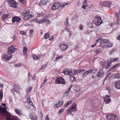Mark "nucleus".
Wrapping results in <instances>:
<instances>
[{
  "label": "nucleus",
  "mask_w": 120,
  "mask_h": 120,
  "mask_svg": "<svg viewBox=\"0 0 120 120\" xmlns=\"http://www.w3.org/2000/svg\"><path fill=\"white\" fill-rule=\"evenodd\" d=\"M99 45V46L100 47L102 45H105L106 44L108 47H111L112 46V44L111 43L108 42V41L105 39L101 40V42H100Z\"/></svg>",
  "instance_id": "1"
},
{
  "label": "nucleus",
  "mask_w": 120,
  "mask_h": 120,
  "mask_svg": "<svg viewBox=\"0 0 120 120\" xmlns=\"http://www.w3.org/2000/svg\"><path fill=\"white\" fill-rule=\"evenodd\" d=\"M9 6L15 8L18 7V4L15 0H8Z\"/></svg>",
  "instance_id": "2"
},
{
  "label": "nucleus",
  "mask_w": 120,
  "mask_h": 120,
  "mask_svg": "<svg viewBox=\"0 0 120 120\" xmlns=\"http://www.w3.org/2000/svg\"><path fill=\"white\" fill-rule=\"evenodd\" d=\"M111 4V3L108 1H103L101 3V5L103 8L106 7L109 8L110 7Z\"/></svg>",
  "instance_id": "3"
},
{
  "label": "nucleus",
  "mask_w": 120,
  "mask_h": 120,
  "mask_svg": "<svg viewBox=\"0 0 120 120\" xmlns=\"http://www.w3.org/2000/svg\"><path fill=\"white\" fill-rule=\"evenodd\" d=\"M106 118L108 120H117L118 119L117 116L112 114L108 115Z\"/></svg>",
  "instance_id": "4"
},
{
  "label": "nucleus",
  "mask_w": 120,
  "mask_h": 120,
  "mask_svg": "<svg viewBox=\"0 0 120 120\" xmlns=\"http://www.w3.org/2000/svg\"><path fill=\"white\" fill-rule=\"evenodd\" d=\"M76 107L77 105L75 103H74L71 108L69 109L68 111V112L70 113L76 111L77 110V108Z\"/></svg>",
  "instance_id": "5"
},
{
  "label": "nucleus",
  "mask_w": 120,
  "mask_h": 120,
  "mask_svg": "<svg viewBox=\"0 0 120 120\" xmlns=\"http://www.w3.org/2000/svg\"><path fill=\"white\" fill-rule=\"evenodd\" d=\"M113 10L114 11L115 14L116 15L117 18L120 16V7H114Z\"/></svg>",
  "instance_id": "6"
},
{
  "label": "nucleus",
  "mask_w": 120,
  "mask_h": 120,
  "mask_svg": "<svg viewBox=\"0 0 120 120\" xmlns=\"http://www.w3.org/2000/svg\"><path fill=\"white\" fill-rule=\"evenodd\" d=\"M17 50V49L15 48L14 46L13 45L8 48V52L9 53L11 54L12 53H14Z\"/></svg>",
  "instance_id": "7"
},
{
  "label": "nucleus",
  "mask_w": 120,
  "mask_h": 120,
  "mask_svg": "<svg viewBox=\"0 0 120 120\" xmlns=\"http://www.w3.org/2000/svg\"><path fill=\"white\" fill-rule=\"evenodd\" d=\"M65 82L64 79L61 77L57 78L56 81V83L57 84H65Z\"/></svg>",
  "instance_id": "8"
},
{
  "label": "nucleus",
  "mask_w": 120,
  "mask_h": 120,
  "mask_svg": "<svg viewBox=\"0 0 120 120\" xmlns=\"http://www.w3.org/2000/svg\"><path fill=\"white\" fill-rule=\"evenodd\" d=\"M60 6V3H56L52 5V8L53 10L57 9L59 8Z\"/></svg>",
  "instance_id": "9"
},
{
  "label": "nucleus",
  "mask_w": 120,
  "mask_h": 120,
  "mask_svg": "<svg viewBox=\"0 0 120 120\" xmlns=\"http://www.w3.org/2000/svg\"><path fill=\"white\" fill-rule=\"evenodd\" d=\"M4 59L8 61L10 60L12 57V54L8 55V54H4L3 55Z\"/></svg>",
  "instance_id": "10"
},
{
  "label": "nucleus",
  "mask_w": 120,
  "mask_h": 120,
  "mask_svg": "<svg viewBox=\"0 0 120 120\" xmlns=\"http://www.w3.org/2000/svg\"><path fill=\"white\" fill-rule=\"evenodd\" d=\"M12 18V22L13 23H14L15 22H19L21 19L19 17L16 16L13 17Z\"/></svg>",
  "instance_id": "11"
},
{
  "label": "nucleus",
  "mask_w": 120,
  "mask_h": 120,
  "mask_svg": "<svg viewBox=\"0 0 120 120\" xmlns=\"http://www.w3.org/2000/svg\"><path fill=\"white\" fill-rule=\"evenodd\" d=\"M110 97L107 95H106L104 97L105 101V102L107 104L109 103L111 101V100L109 98Z\"/></svg>",
  "instance_id": "12"
},
{
  "label": "nucleus",
  "mask_w": 120,
  "mask_h": 120,
  "mask_svg": "<svg viewBox=\"0 0 120 120\" xmlns=\"http://www.w3.org/2000/svg\"><path fill=\"white\" fill-rule=\"evenodd\" d=\"M101 38L98 39L95 44L94 45H91V47H94L96 46H97L98 47L99 46L100 47L99 45H100V43L101 42Z\"/></svg>",
  "instance_id": "13"
},
{
  "label": "nucleus",
  "mask_w": 120,
  "mask_h": 120,
  "mask_svg": "<svg viewBox=\"0 0 120 120\" xmlns=\"http://www.w3.org/2000/svg\"><path fill=\"white\" fill-rule=\"evenodd\" d=\"M68 47V46L66 44H62L60 46V48L62 51H65Z\"/></svg>",
  "instance_id": "14"
},
{
  "label": "nucleus",
  "mask_w": 120,
  "mask_h": 120,
  "mask_svg": "<svg viewBox=\"0 0 120 120\" xmlns=\"http://www.w3.org/2000/svg\"><path fill=\"white\" fill-rule=\"evenodd\" d=\"M115 88L118 89H120V81L116 82L114 83Z\"/></svg>",
  "instance_id": "15"
},
{
  "label": "nucleus",
  "mask_w": 120,
  "mask_h": 120,
  "mask_svg": "<svg viewBox=\"0 0 120 120\" xmlns=\"http://www.w3.org/2000/svg\"><path fill=\"white\" fill-rule=\"evenodd\" d=\"M20 87L17 85H15L14 86V89L16 92H18L20 90Z\"/></svg>",
  "instance_id": "16"
},
{
  "label": "nucleus",
  "mask_w": 120,
  "mask_h": 120,
  "mask_svg": "<svg viewBox=\"0 0 120 120\" xmlns=\"http://www.w3.org/2000/svg\"><path fill=\"white\" fill-rule=\"evenodd\" d=\"M63 102H64L63 101H62V102L59 101L58 103H57L55 105V107L56 108L61 107L63 105Z\"/></svg>",
  "instance_id": "17"
},
{
  "label": "nucleus",
  "mask_w": 120,
  "mask_h": 120,
  "mask_svg": "<svg viewBox=\"0 0 120 120\" xmlns=\"http://www.w3.org/2000/svg\"><path fill=\"white\" fill-rule=\"evenodd\" d=\"M47 0H41L40 1V3L41 5H45L48 3Z\"/></svg>",
  "instance_id": "18"
},
{
  "label": "nucleus",
  "mask_w": 120,
  "mask_h": 120,
  "mask_svg": "<svg viewBox=\"0 0 120 120\" xmlns=\"http://www.w3.org/2000/svg\"><path fill=\"white\" fill-rule=\"evenodd\" d=\"M7 111L4 108H1V106L0 105V112L3 114H6Z\"/></svg>",
  "instance_id": "19"
},
{
  "label": "nucleus",
  "mask_w": 120,
  "mask_h": 120,
  "mask_svg": "<svg viewBox=\"0 0 120 120\" xmlns=\"http://www.w3.org/2000/svg\"><path fill=\"white\" fill-rule=\"evenodd\" d=\"M104 73V72L103 70H100L97 73V76L98 77H99L101 76Z\"/></svg>",
  "instance_id": "20"
},
{
  "label": "nucleus",
  "mask_w": 120,
  "mask_h": 120,
  "mask_svg": "<svg viewBox=\"0 0 120 120\" xmlns=\"http://www.w3.org/2000/svg\"><path fill=\"white\" fill-rule=\"evenodd\" d=\"M32 15H26L24 17L23 19L24 20H28L32 17Z\"/></svg>",
  "instance_id": "21"
},
{
  "label": "nucleus",
  "mask_w": 120,
  "mask_h": 120,
  "mask_svg": "<svg viewBox=\"0 0 120 120\" xmlns=\"http://www.w3.org/2000/svg\"><path fill=\"white\" fill-rule=\"evenodd\" d=\"M87 0H85L83 3V5L82 7V8L83 9H85L86 8V7H87L88 6V4L87 3Z\"/></svg>",
  "instance_id": "22"
},
{
  "label": "nucleus",
  "mask_w": 120,
  "mask_h": 120,
  "mask_svg": "<svg viewBox=\"0 0 120 120\" xmlns=\"http://www.w3.org/2000/svg\"><path fill=\"white\" fill-rule=\"evenodd\" d=\"M30 13V11L27 8H26L25 9V11L22 12V14L24 15H26L27 14H29Z\"/></svg>",
  "instance_id": "23"
},
{
  "label": "nucleus",
  "mask_w": 120,
  "mask_h": 120,
  "mask_svg": "<svg viewBox=\"0 0 120 120\" xmlns=\"http://www.w3.org/2000/svg\"><path fill=\"white\" fill-rule=\"evenodd\" d=\"M30 117L32 120H36L37 119V116L36 115H30Z\"/></svg>",
  "instance_id": "24"
},
{
  "label": "nucleus",
  "mask_w": 120,
  "mask_h": 120,
  "mask_svg": "<svg viewBox=\"0 0 120 120\" xmlns=\"http://www.w3.org/2000/svg\"><path fill=\"white\" fill-rule=\"evenodd\" d=\"M120 65V64H116L114 65V66L112 67L110 69V70H113L116 67H117L119 66V65Z\"/></svg>",
  "instance_id": "25"
},
{
  "label": "nucleus",
  "mask_w": 120,
  "mask_h": 120,
  "mask_svg": "<svg viewBox=\"0 0 120 120\" xmlns=\"http://www.w3.org/2000/svg\"><path fill=\"white\" fill-rule=\"evenodd\" d=\"M74 75H75L80 73L79 69L74 70H73Z\"/></svg>",
  "instance_id": "26"
},
{
  "label": "nucleus",
  "mask_w": 120,
  "mask_h": 120,
  "mask_svg": "<svg viewBox=\"0 0 120 120\" xmlns=\"http://www.w3.org/2000/svg\"><path fill=\"white\" fill-rule=\"evenodd\" d=\"M88 74L89 73H90L91 74L92 73H94L95 72V71L94 70L90 69L89 71H86Z\"/></svg>",
  "instance_id": "27"
},
{
  "label": "nucleus",
  "mask_w": 120,
  "mask_h": 120,
  "mask_svg": "<svg viewBox=\"0 0 120 120\" xmlns=\"http://www.w3.org/2000/svg\"><path fill=\"white\" fill-rule=\"evenodd\" d=\"M27 48L26 47H24L23 48V52L24 55H26L27 54Z\"/></svg>",
  "instance_id": "28"
},
{
  "label": "nucleus",
  "mask_w": 120,
  "mask_h": 120,
  "mask_svg": "<svg viewBox=\"0 0 120 120\" xmlns=\"http://www.w3.org/2000/svg\"><path fill=\"white\" fill-rule=\"evenodd\" d=\"M3 91L2 89L0 90V98L1 101H2L3 98Z\"/></svg>",
  "instance_id": "29"
},
{
  "label": "nucleus",
  "mask_w": 120,
  "mask_h": 120,
  "mask_svg": "<svg viewBox=\"0 0 120 120\" xmlns=\"http://www.w3.org/2000/svg\"><path fill=\"white\" fill-rule=\"evenodd\" d=\"M102 21L101 20L99 19L98 21L97 22H96L95 23V24L98 26L100 25Z\"/></svg>",
  "instance_id": "30"
},
{
  "label": "nucleus",
  "mask_w": 120,
  "mask_h": 120,
  "mask_svg": "<svg viewBox=\"0 0 120 120\" xmlns=\"http://www.w3.org/2000/svg\"><path fill=\"white\" fill-rule=\"evenodd\" d=\"M119 60L118 58H116L114 59H111L110 60L111 62H113L116 61H117Z\"/></svg>",
  "instance_id": "31"
},
{
  "label": "nucleus",
  "mask_w": 120,
  "mask_h": 120,
  "mask_svg": "<svg viewBox=\"0 0 120 120\" xmlns=\"http://www.w3.org/2000/svg\"><path fill=\"white\" fill-rule=\"evenodd\" d=\"M33 57L35 60H38L40 59V57L37 56L36 55H33Z\"/></svg>",
  "instance_id": "32"
},
{
  "label": "nucleus",
  "mask_w": 120,
  "mask_h": 120,
  "mask_svg": "<svg viewBox=\"0 0 120 120\" xmlns=\"http://www.w3.org/2000/svg\"><path fill=\"white\" fill-rule=\"evenodd\" d=\"M45 19H41L39 20L38 23L39 24H43L45 22Z\"/></svg>",
  "instance_id": "33"
},
{
  "label": "nucleus",
  "mask_w": 120,
  "mask_h": 120,
  "mask_svg": "<svg viewBox=\"0 0 120 120\" xmlns=\"http://www.w3.org/2000/svg\"><path fill=\"white\" fill-rule=\"evenodd\" d=\"M9 15L8 14H4L2 16V19L4 20L6 19L8 16Z\"/></svg>",
  "instance_id": "34"
},
{
  "label": "nucleus",
  "mask_w": 120,
  "mask_h": 120,
  "mask_svg": "<svg viewBox=\"0 0 120 120\" xmlns=\"http://www.w3.org/2000/svg\"><path fill=\"white\" fill-rule=\"evenodd\" d=\"M34 32L33 30H31L30 31V33L29 34V36L31 37H32L33 36V33Z\"/></svg>",
  "instance_id": "35"
},
{
  "label": "nucleus",
  "mask_w": 120,
  "mask_h": 120,
  "mask_svg": "<svg viewBox=\"0 0 120 120\" xmlns=\"http://www.w3.org/2000/svg\"><path fill=\"white\" fill-rule=\"evenodd\" d=\"M15 111L18 115H21V112L20 110L16 109L15 110Z\"/></svg>",
  "instance_id": "36"
},
{
  "label": "nucleus",
  "mask_w": 120,
  "mask_h": 120,
  "mask_svg": "<svg viewBox=\"0 0 120 120\" xmlns=\"http://www.w3.org/2000/svg\"><path fill=\"white\" fill-rule=\"evenodd\" d=\"M88 74L87 72L86 71L82 75V76L83 78L85 77Z\"/></svg>",
  "instance_id": "37"
},
{
  "label": "nucleus",
  "mask_w": 120,
  "mask_h": 120,
  "mask_svg": "<svg viewBox=\"0 0 120 120\" xmlns=\"http://www.w3.org/2000/svg\"><path fill=\"white\" fill-rule=\"evenodd\" d=\"M65 24L66 26H67L68 25V19L67 18L65 22Z\"/></svg>",
  "instance_id": "38"
},
{
  "label": "nucleus",
  "mask_w": 120,
  "mask_h": 120,
  "mask_svg": "<svg viewBox=\"0 0 120 120\" xmlns=\"http://www.w3.org/2000/svg\"><path fill=\"white\" fill-rule=\"evenodd\" d=\"M49 37V35L48 34V33H46L44 36V38L45 39H47Z\"/></svg>",
  "instance_id": "39"
},
{
  "label": "nucleus",
  "mask_w": 120,
  "mask_h": 120,
  "mask_svg": "<svg viewBox=\"0 0 120 120\" xmlns=\"http://www.w3.org/2000/svg\"><path fill=\"white\" fill-rule=\"evenodd\" d=\"M87 25L90 28H93L92 24L91 23H88L87 24Z\"/></svg>",
  "instance_id": "40"
},
{
  "label": "nucleus",
  "mask_w": 120,
  "mask_h": 120,
  "mask_svg": "<svg viewBox=\"0 0 120 120\" xmlns=\"http://www.w3.org/2000/svg\"><path fill=\"white\" fill-rule=\"evenodd\" d=\"M115 77L116 78H120V75L119 74H116L115 75Z\"/></svg>",
  "instance_id": "41"
},
{
  "label": "nucleus",
  "mask_w": 120,
  "mask_h": 120,
  "mask_svg": "<svg viewBox=\"0 0 120 120\" xmlns=\"http://www.w3.org/2000/svg\"><path fill=\"white\" fill-rule=\"evenodd\" d=\"M21 64H14V65L16 67H18L21 66Z\"/></svg>",
  "instance_id": "42"
},
{
  "label": "nucleus",
  "mask_w": 120,
  "mask_h": 120,
  "mask_svg": "<svg viewBox=\"0 0 120 120\" xmlns=\"http://www.w3.org/2000/svg\"><path fill=\"white\" fill-rule=\"evenodd\" d=\"M65 110V109L64 108V109H60L59 111L58 112V113H61V112H63L64 110Z\"/></svg>",
  "instance_id": "43"
},
{
  "label": "nucleus",
  "mask_w": 120,
  "mask_h": 120,
  "mask_svg": "<svg viewBox=\"0 0 120 120\" xmlns=\"http://www.w3.org/2000/svg\"><path fill=\"white\" fill-rule=\"evenodd\" d=\"M75 78V77L73 76H71L70 78V80L71 81H73Z\"/></svg>",
  "instance_id": "44"
},
{
  "label": "nucleus",
  "mask_w": 120,
  "mask_h": 120,
  "mask_svg": "<svg viewBox=\"0 0 120 120\" xmlns=\"http://www.w3.org/2000/svg\"><path fill=\"white\" fill-rule=\"evenodd\" d=\"M46 66L45 65H44L43 66H42L40 69L41 70H42L45 69L46 67Z\"/></svg>",
  "instance_id": "45"
},
{
  "label": "nucleus",
  "mask_w": 120,
  "mask_h": 120,
  "mask_svg": "<svg viewBox=\"0 0 120 120\" xmlns=\"http://www.w3.org/2000/svg\"><path fill=\"white\" fill-rule=\"evenodd\" d=\"M20 32L21 34L23 35H26V33L23 31H20Z\"/></svg>",
  "instance_id": "46"
},
{
  "label": "nucleus",
  "mask_w": 120,
  "mask_h": 120,
  "mask_svg": "<svg viewBox=\"0 0 120 120\" xmlns=\"http://www.w3.org/2000/svg\"><path fill=\"white\" fill-rule=\"evenodd\" d=\"M7 119V120H13V119L11 118V117L10 116L8 117Z\"/></svg>",
  "instance_id": "47"
},
{
  "label": "nucleus",
  "mask_w": 120,
  "mask_h": 120,
  "mask_svg": "<svg viewBox=\"0 0 120 120\" xmlns=\"http://www.w3.org/2000/svg\"><path fill=\"white\" fill-rule=\"evenodd\" d=\"M68 73L69 75H71L73 74L72 71L71 70Z\"/></svg>",
  "instance_id": "48"
},
{
  "label": "nucleus",
  "mask_w": 120,
  "mask_h": 120,
  "mask_svg": "<svg viewBox=\"0 0 120 120\" xmlns=\"http://www.w3.org/2000/svg\"><path fill=\"white\" fill-rule=\"evenodd\" d=\"M45 22H46L47 23H50V21L49 20L47 19H45Z\"/></svg>",
  "instance_id": "49"
},
{
  "label": "nucleus",
  "mask_w": 120,
  "mask_h": 120,
  "mask_svg": "<svg viewBox=\"0 0 120 120\" xmlns=\"http://www.w3.org/2000/svg\"><path fill=\"white\" fill-rule=\"evenodd\" d=\"M83 27L82 24L80 25L79 27V29L81 30H82L83 29Z\"/></svg>",
  "instance_id": "50"
},
{
  "label": "nucleus",
  "mask_w": 120,
  "mask_h": 120,
  "mask_svg": "<svg viewBox=\"0 0 120 120\" xmlns=\"http://www.w3.org/2000/svg\"><path fill=\"white\" fill-rule=\"evenodd\" d=\"M62 57V56H61L59 57H57L55 59V61H56L58 60L59 59L61 58Z\"/></svg>",
  "instance_id": "51"
},
{
  "label": "nucleus",
  "mask_w": 120,
  "mask_h": 120,
  "mask_svg": "<svg viewBox=\"0 0 120 120\" xmlns=\"http://www.w3.org/2000/svg\"><path fill=\"white\" fill-rule=\"evenodd\" d=\"M68 70H67L66 71H64V73L65 75H67L68 74Z\"/></svg>",
  "instance_id": "52"
},
{
  "label": "nucleus",
  "mask_w": 120,
  "mask_h": 120,
  "mask_svg": "<svg viewBox=\"0 0 120 120\" xmlns=\"http://www.w3.org/2000/svg\"><path fill=\"white\" fill-rule=\"evenodd\" d=\"M64 93V95H63L64 96H63V97H65L66 96H68V93H67V92H65Z\"/></svg>",
  "instance_id": "53"
},
{
  "label": "nucleus",
  "mask_w": 120,
  "mask_h": 120,
  "mask_svg": "<svg viewBox=\"0 0 120 120\" xmlns=\"http://www.w3.org/2000/svg\"><path fill=\"white\" fill-rule=\"evenodd\" d=\"M100 64L101 65L103 66L104 65L105 63L104 61H101L100 62Z\"/></svg>",
  "instance_id": "54"
},
{
  "label": "nucleus",
  "mask_w": 120,
  "mask_h": 120,
  "mask_svg": "<svg viewBox=\"0 0 120 120\" xmlns=\"http://www.w3.org/2000/svg\"><path fill=\"white\" fill-rule=\"evenodd\" d=\"M101 51V50L99 49H97L96 50V52L97 54L99 53Z\"/></svg>",
  "instance_id": "55"
},
{
  "label": "nucleus",
  "mask_w": 120,
  "mask_h": 120,
  "mask_svg": "<svg viewBox=\"0 0 120 120\" xmlns=\"http://www.w3.org/2000/svg\"><path fill=\"white\" fill-rule=\"evenodd\" d=\"M68 4V3H64V4H63L62 6H61V8H64L65 7V6L66 5H67Z\"/></svg>",
  "instance_id": "56"
},
{
  "label": "nucleus",
  "mask_w": 120,
  "mask_h": 120,
  "mask_svg": "<svg viewBox=\"0 0 120 120\" xmlns=\"http://www.w3.org/2000/svg\"><path fill=\"white\" fill-rule=\"evenodd\" d=\"M110 73H109V74H108L106 76V77L105 78V80L104 81H105V80H106V79H107V78H110V77H109V75H110Z\"/></svg>",
  "instance_id": "57"
},
{
  "label": "nucleus",
  "mask_w": 120,
  "mask_h": 120,
  "mask_svg": "<svg viewBox=\"0 0 120 120\" xmlns=\"http://www.w3.org/2000/svg\"><path fill=\"white\" fill-rule=\"evenodd\" d=\"M79 70L80 73L81 72L82 73L85 71V70L83 69H79Z\"/></svg>",
  "instance_id": "58"
},
{
  "label": "nucleus",
  "mask_w": 120,
  "mask_h": 120,
  "mask_svg": "<svg viewBox=\"0 0 120 120\" xmlns=\"http://www.w3.org/2000/svg\"><path fill=\"white\" fill-rule=\"evenodd\" d=\"M72 103V101H68L67 103L68 104V105H69L71 104Z\"/></svg>",
  "instance_id": "59"
},
{
  "label": "nucleus",
  "mask_w": 120,
  "mask_h": 120,
  "mask_svg": "<svg viewBox=\"0 0 120 120\" xmlns=\"http://www.w3.org/2000/svg\"><path fill=\"white\" fill-rule=\"evenodd\" d=\"M53 38L52 36H50L49 37V40H50L52 41Z\"/></svg>",
  "instance_id": "60"
},
{
  "label": "nucleus",
  "mask_w": 120,
  "mask_h": 120,
  "mask_svg": "<svg viewBox=\"0 0 120 120\" xmlns=\"http://www.w3.org/2000/svg\"><path fill=\"white\" fill-rule=\"evenodd\" d=\"M20 2L23 3V4H24V3L25 2L24 1V0H19Z\"/></svg>",
  "instance_id": "61"
},
{
  "label": "nucleus",
  "mask_w": 120,
  "mask_h": 120,
  "mask_svg": "<svg viewBox=\"0 0 120 120\" xmlns=\"http://www.w3.org/2000/svg\"><path fill=\"white\" fill-rule=\"evenodd\" d=\"M40 116L41 117H43V115L42 112H40Z\"/></svg>",
  "instance_id": "62"
},
{
  "label": "nucleus",
  "mask_w": 120,
  "mask_h": 120,
  "mask_svg": "<svg viewBox=\"0 0 120 120\" xmlns=\"http://www.w3.org/2000/svg\"><path fill=\"white\" fill-rule=\"evenodd\" d=\"M45 120H49L48 116H47L46 117Z\"/></svg>",
  "instance_id": "63"
},
{
  "label": "nucleus",
  "mask_w": 120,
  "mask_h": 120,
  "mask_svg": "<svg viewBox=\"0 0 120 120\" xmlns=\"http://www.w3.org/2000/svg\"><path fill=\"white\" fill-rule=\"evenodd\" d=\"M117 39L119 40H120V35L118 36L117 37Z\"/></svg>",
  "instance_id": "64"
}]
</instances>
